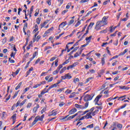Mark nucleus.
Instances as JSON below:
<instances>
[{"label": "nucleus", "mask_w": 130, "mask_h": 130, "mask_svg": "<svg viewBox=\"0 0 130 130\" xmlns=\"http://www.w3.org/2000/svg\"><path fill=\"white\" fill-rule=\"evenodd\" d=\"M66 105V103L62 102L59 104V106H60V107H62V106H63V105Z\"/></svg>", "instance_id": "obj_52"}, {"label": "nucleus", "mask_w": 130, "mask_h": 130, "mask_svg": "<svg viewBox=\"0 0 130 130\" xmlns=\"http://www.w3.org/2000/svg\"><path fill=\"white\" fill-rule=\"evenodd\" d=\"M126 105L127 104H124V105L122 106L120 108H119L118 109H115L114 111L115 113H117V112H118V111H119L120 109H123V108H124L126 106Z\"/></svg>", "instance_id": "obj_4"}, {"label": "nucleus", "mask_w": 130, "mask_h": 130, "mask_svg": "<svg viewBox=\"0 0 130 130\" xmlns=\"http://www.w3.org/2000/svg\"><path fill=\"white\" fill-rule=\"evenodd\" d=\"M29 87H26L24 90V92L22 94H25L26 93V92H27V91H28V90H29Z\"/></svg>", "instance_id": "obj_59"}, {"label": "nucleus", "mask_w": 130, "mask_h": 130, "mask_svg": "<svg viewBox=\"0 0 130 130\" xmlns=\"http://www.w3.org/2000/svg\"><path fill=\"white\" fill-rule=\"evenodd\" d=\"M116 33H117V31H116L114 34H111L110 35L111 37H113V36H116Z\"/></svg>", "instance_id": "obj_53"}, {"label": "nucleus", "mask_w": 130, "mask_h": 130, "mask_svg": "<svg viewBox=\"0 0 130 130\" xmlns=\"http://www.w3.org/2000/svg\"><path fill=\"white\" fill-rule=\"evenodd\" d=\"M36 122H37V121H38V120H39V116H37L34 120Z\"/></svg>", "instance_id": "obj_50"}, {"label": "nucleus", "mask_w": 130, "mask_h": 130, "mask_svg": "<svg viewBox=\"0 0 130 130\" xmlns=\"http://www.w3.org/2000/svg\"><path fill=\"white\" fill-rule=\"evenodd\" d=\"M117 127H118V128L121 129L122 128V125L121 124L119 123L117 125Z\"/></svg>", "instance_id": "obj_34"}, {"label": "nucleus", "mask_w": 130, "mask_h": 130, "mask_svg": "<svg viewBox=\"0 0 130 130\" xmlns=\"http://www.w3.org/2000/svg\"><path fill=\"white\" fill-rule=\"evenodd\" d=\"M77 64H78V62H74L72 65L69 66L67 68V70H70V69H73V68H75V67H76V66H77Z\"/></svg>", "instance_id": "obj_6"}, {"label": "nucleus", "mask_w": 130, "mask_h": 130, "mask_svg": "<svg viewBox=\"0 0 130 130\" xmlns=\"http://www.w3.org/2000/svg\"><path fill=\"white\" fill-rule=\"evenodd\" d=\"M66 25H67V21L62 22L59 25V28H63Z\"/></svg>", "instance_id": "obj_9"}, {"label": "nucleus", "mask_w": 130, "mask_h": 130, "mask_svg": "<svg viewBox=\"0 0 130 130\" xmlns=\"http://www.w3.org/2000/svg\"><path fill=\"white\" fill-rule=\"evenodd\" d=\"M15 54H16V52L14 53V52H12L11 55H10L11 57H13V58H15Z\"/></svg>", "instance_id": "obj_47"}, {"label": "nucleus", "mask_w": 130, "mask_h": 130, "mask_svg": "<svg viewBox=\"0 0 130 130\" xmlns=\"http://www.w3.org/2000/svg\"><path fill=\"white\" fill-rule=\"evenodd\" d=\"M51 47L48 46V47H45L44 51H46V50H48V49H51Z\"/></svg>", "instance_id": "obj_44"}, {"label": "nucleus", "mask_w": 130, "mask_h": 130, "mask_svg": "<svg viewBox=\"0 0 130 130\" xmlns=\"http://www.w3.org/2000/svg\"><path fill=\"white\" fill-rule=\"evenodd\" d=\"M43 118H44V114L42 115L41 117L39 116V120L40 121H43Z\"/></svg>", "instance_id": "obj_29"}, {"label": "nucleus", "mask_w": 130, "mask_h": 130, "mask_svg": "<svg viewBox=\"0 0 130 130\" xmlns=\"http://www.w3.org/2000/svg\"><path fill=\"white\" fill-rule=\"evenodd\" d=\"M79 48V47H77L76 48H75L73 50H72L69 54V55H72V54H73V53H74V52H75V51H76V50H78V49Z\"/></svg>", "instance_id": "obj_12"}, {"label": "nucleus", "mask_w": 130, "mask_h": 130, "mask_svg": "<svg viewBox=\"0 0 130 130\" xmlns=\"http://www.w3.org/2000/svg\"><path fill=\"white\" fill-rule=\"evenodd\" d=\"M3 43H6L7 42V38H5L2 41Z\"/></svg>", "instance_id": "obj_63"}, {"label": "nucleus", "mask_w": 130, "mask_h": 130, "mask_svg": "<svg viewBox=\"0 0 130 130\" xmlns=\"http://www.w3.org/2000/svg\"><path fill=\"white\" fill-rule=\"evenodd\" d=\"M107 19L108 17L104 16L102 19V22L104 25H107Z\"/></svg>", "instance_id": "obj_5"}, {"label": "nucleus", "mask_w": 130, "mask_h": 130, "mask_svg": "<svg viewBox=\"0 0 130 130\" xmlns=\"http://www.w3.org/2000/svg\"><path fill=\"white\" fill-rule=\"evenodd\" d=\"M70 62V59H68L66 60L63 63V66H64V64H67V63H69Z\"/></svg>", "instance_id": "obj_35"}, {"label": "nucleus", "mask_w": 130, "mask_h": 130, "mask_svg": "<svg viewBox=\"0 0 130 130\" xmlns=\"http://www.w3.org/2000/svg\"><path fill=\"white\" fill-rule=\"evenodd\" d=\"M67 70V67H63L60 71V74H62Z\"/></svg>", "instance_id": "obj_26"}, {"label": "nucleus", "mask_w": 130, "mask_h": 130, "mask_svg": "<svg viewBox=\"0 0 130 130\" xmlns=\"http://www.w3.org/2000/svg\"><path fill=\"white\" fill-rule=\"evenodd\" d=\"M18 95V92H16L13 96L12 97L13 99H15L16 97H17V95Z\"/></svg>", "instance_id": "obj_54"}, {"label": "nucleus", "mask_w": 130, "mask_h": 130, "mask_svg": "<svg viewBox=\"0 0 130 130\" xmlns=\"http://www.w3.org/2000/svg\"><path fill=\"white\" fill-rule=\"evenodd\" d=\"M90 80H93V77H89V78H87L86 79V81H85V83L86 84V83H88V82H89V81Z\"/></svg>", "instance_id": "obj_33"}, {"label": "nucleus", "mask_w": 130, "mask_h": 130, "mask_svg": "<svg viewBox=\"0 0 130 130\" xmlns=\"http://www.w3.org/2000/svg\"><path fill=\"white\" fill-rule=\"evenodd\" d=\"M79 55H80V54H79V52H77L74 54V57H78Z\"/></svg>", "instance_id": "obj_56"}, {"label": "nucleus", "mask_w": 130, "mask_h": 130, "mask_svg": "<svg viewBox=\"0 0 130 130\" xmlns=\"http://www.w3.org/2000/svg\"><path fill=\"white\" fill-rule=\"evenodd\" d=\"M87 128H93L94 127V124H91L90 125H88L86 126Z\"/></svg>", "instance_id": "obj_23"}, {"label": "nucleus", "mask_w": 130, "mask_h": 130, "mask_svg": "<svg viewBox=\"0 0 130 130\" xmlns=\"http://www.w3.org/2000/svg\"><path fill=\"white\" fill-rule=\"evenodd\" d=\"M45 93H47V92H46V88H44L42 91L41 92V94L42 95H44V94H45Z\"/></svg>", "instance_id": "obj_27"}, {"label": "nucleus", "mask_w": 130, "mask_h": 130, "mask_svg": "<svg viewBox=\"0 0 130 130\" xmlns=\"http://www.w3.org/2000/svg\"><path fill=\"white\" fill-rule=\"evenodd\" d=\"M68 11H69L68 10L63 11L61 13L62 15H64L66 13H68Z\"/></svg>", "instance_id": "obj_60"}, {"label": "nucleus", "mask_w": 130, "mask_h": 130, "mask_svg": "<svg viewBox=\"0 0 130 130\" xmlns=\"http://www.w3.org/2000/svg\"><path fill=\"white\" fill-rule=\"evenodd\" d=\"M36 55H37V51L35 52L33 54V55H32L33 58H35V57H36Z\"/></svg>", "instance_id": "obj_57"}, {"label": "nucleus", "mask_w": 130, "mask_h": 130, "mask_svg": "<svg viewBox=\"0 0 130 130\" xmlns=\"http://www.w3.org/2000/svg\"><path fill=\"white\" fill-rule=\"evenodd\" d=\"M9 61L11 62V63H14L15 60L14 59H11V58H9Z\"/></svg>", "instance_id": "obj_43"}, {"label": "nucleus", "mask_w": 130, "mask_h": 130, "mask_svg": "<svg viewBox=\"0 0 130 130\" xmlns=\"http://www.w3.org/2000/svg\"><path fill=\"white\" fill-rule=\"evenodd\" d=\"M40 86H41V84L39 83V84H36V85L34 86L33 88L34 89H36V88H38V87H39Z\"/></svg>", "instance_id": "obj_40"}, {"label": "nucleus", "mask_w": 130, "mask_h": 130, "mask_svg": "<svg viewBox=\"0 0 130 130\" xmlns=\"http://www.w3.org/2000/svg\"><path fill=\"white\" fill-rule=\"evenodd\" d=\"M56 87H57V85L56 84V83L51 85V87L52 88H56Z\"/></svg>", "instance_id": "obj_45"}, {"label": "nucleus", "mask_w": 130, "mask_h": 130, "mask_svg": "<svg viewBox=\"0 0 130 130\" xmlns=\"http://www.w3.org/2000/svg\"><path fill=\"white\" fill-rule=\"evenodd\" d=\"M26 101H27V100L26 99L23 101L19 105V106H23V105H24V104H25V103H26Z\"/></svg>", "instance_id": "obj_30"}, {"label": "nucleus", "mask_w": 130, "mask_h": 130, "mask_svg": "<svg viewBox=\"0 0 130 130\" xmlns=\"http://www.w3.org/2000/svg\"><path fill=\"white\" fill-rule=\"evenodd\" d=\"M87 25L86 24V25L84 26V27L83 28V29H82V30L81 31H79V32H77V35H78V34H80V33H81V32H84V31H85V30L86 29V28L87 27Z\"/></svg>", "instance_id": "obj_19"}, {"label": "nucleus", "mask_w": 130, "mask_h": 130, "mask_svg": "<svg viewBox=\"0 0 130 130\" xmlns=\"http://www.w3.org/2000/svg\"><path fill=\"white\" fill-rule=\"evenodd\" d=\"M41 21V18L39 17L37 19V24H38V25H39V24H40Z\"/></svg>", "instance_id": "obj_32"}, {"label": "nucleus", "mask_w": 130, "mask_h": 130, "mask_svg": "<svg viewBox=\"0 0 130 130\" xmlns=\"http://www.w3.org/2000/svg\"><path fill=\"white\" fill-rule=\"evenodd\" d=\"M71 6H72V3H68L66 6V9H70Z\"/></svg>", "instance_id": "obj_37"}, {"label": "nucleus", "mask_w": 130, "mask_h": 130, "mask_svg": "<svg viewBox=\"0 0 130 130\" xmlns=\"http://www.w3.org/2000/svg\"><path fill=\"white\" fill-rule=\"evenodd\" d=\"M82 112H83V111H79V112H78V113H76L75 114L72 116H69L70 115H68L65 116L64 118H62L61 119L62 120H63V121H67V120H71V119H73V118H75V117H76V116H77L78 114H79V113H82Z\"/></svg>", "instance_id": "obj_1"}, {"label": "nucleus", "mask_w": 130, "mask_h": 130, "mask_svg": "<svg viewBox=\"0 0 130 130\" xmlns=\"http://www.w3.org/2000/svg\"><path fill=\"white\" fill-rule=\"evenodd\" d=\"M33 10H34V6H32L30 8V14H32V13H33Z\"/></svg>", "instance_id": "obj_39"}, {"label": "nucleus", "mask_w": 130, "mask_h": 130, "mask_svg": "<svg viewBox=\"0 0 130 130\" xmlns=\"http://www.w3.org/2000/svg\"><path fill=\"white\" fill-rule=\"evenodd\" d=\"M21 86H22V82H20L18 85L15 88V90H18V89H19Z\"/></svg>", "instance_id": "obj_24"}, {"label": "nucleus", "mask_w": 130, "mask_h": 130, "mask_svg": "<svg viewBox=\"0 0 130 130\" xmlns=\"http://www.w3.org/2000/svg\"><path fill=\"white\" fill-rule=\"evenodd\" d=\"M91 39H92V36H90L89 37H86L85 39V40H86V41H88V42H90Z\"/></svg>", "instance_id": "obj_21"}, {"label": "nucleus", "mask_w": 130, "mask_h": 130, "mask_svg": "<svg viewBox=\"0 0 130 130\" xmlns=\"http://www.w3.org/2000/svg\"><path fill=\"white\" fill-rule=\"evenodd\" d=\"M105 63V58L104 57L102 58V64L103 65Z\"/></svg>", "instance_id": "obj_49"}, {"label": "nucleus", "mask_w": 130, "mask_h": 130, "mask_svg": "<svg viewBox=\"0 0 130 130\" xmlns=\"http://www.w3.org/2000/svg\"><path fill=\"white\" fill-rule=\"evenodd\" d=\"M88 106H89V102H86V103L84 104V109H86Z\"/></svg>", "instance_id": "obj_28"}, {"label": "nucleus", "mask_w": 130, "mask_h": 130, "mask_svg": "<svg viewBox=\"0 0 130 130\" xmlns=\"http://www.w3.org/2000/svg\"><path fill=\"white\" fill-rule=\"evenodd\" d=\"M113 128L111 130H117V127H116V123L114 122L113 125L111 126Z\"/></svg>", "instance_id": "obj_10"}, {"label": "nucleus", "mask_w": 130, "mask_h": 130, "mask_svg": "<svg viewBox=\"0 0 130 130\" xmlns=\"http://www.w3.org/2000/svg\"><path fill=\"white\" fill-rule=\"evenodd\" d=\"M75 112H77V109L74 108V109H71L69 111V114H74V113H75Z\"/></svg>", "instance_id": "obj_8"}, {"label": "nucleus", "mask_w": 130, "mask_h": 130, "mask_svg": "<svg viewBox=\"0 0 130 130\" xmlns=\"http://www.w3.org/2000/svg\"><path fill=\"white\" fill-rule=\"evenodd\" d=\"M77 82H80V79H79V78H77L76 79L74 80V82L75 84H77Z\"/></svg>", "instance_id": "obj_42"}, {"label": "nucleus", "mask_w": 130, "mask_h": 130, "mask_svg": "<svg viewBox=\"0 0 130 130\" xmlns=\"http://www.w3.org/2000/svg\"><path fill=\"white\" fill-rule=\"evenodd\" d=\"M102 97V95H98L94 100V102H95V105L97 104L98 105H100V104H98V102L100 99Z\"/></svg>", "instance_id": "obj_3"}, {"label": "nucleus", "mask_w": 130, "mask_h": 130, "mask_svg": "<svg viewBox=\"0 0 130 130\" xmlns=\"http://www.w3.org/2000/svg\"><path fill=\"white\" fill-rule=\"evenodd\" d=\"M75 95H76V92H73L70 95L69 98H74V97H75Z\"/></svg>", "instance_id": "obj_31"}, {"label": "nucleus", "mask_w": 130, "mask_h": 130, "mask_svg": "<svg viewBox=\"0 0 130 130\" xmlns=\"http://www.w3.org/2000/svg\"><path fill=\"white\" fill-rule=\"evenodd\" d=\"M72 90L67 89L66 91V93H67L68 94H71L72 93Z\"/></svg>", "instance_id": "obj_46"}, {"label": "nucleus", "mask_w": 130, "mask_h": 130, "mask_svg": "<svg viewBox=\"0 0 130 130\" xmlns=\"http://www.w3.org/2000/svg\"><path fill=\"white\" fill-rule=\"evenodd\" d=\"M11 118H12L13 120H16V119H17V114H14L11 117Z\"/></svg>", "instance_id": "obj_17"}, {"label": "nucleus", "mask_w": 130, "mask_h": 130, "mask_svg": "<svg viewBox=\"0 0 130 130\" xmlns=\"http://www.w3.org/2000/svg\"><path fill=\"white\" fill-rule=\"evenodd\" d=\"M52 30H53V27H51L50 28L46 31L45 34H49V33H50V31H52Z\"/></svg>", "instance_id": "obj_14"}, {"label": "nucleus", "mask_w": 130, "mask_h": 130, "mask_svg": "<svg viewBox=\"0 0 130 130\" xmlns=\"http://www.w3.org/2000/svg\"><path fill=\"white\" fill-rule=\"evenodd\" d=\"M98 111H99V110H95L93 112H92V113H91L92 116H94V115H95V113H96L97 112H98Z\"/></svg>", "instance_id": "obj_36"}, {"label": "nucleus", "mask_w": 130, "mask_h": 130, "mask_svg": "<svg viewBox=\"0 0 130 130\" xmlns=\"http://www.w3.org/2000/svg\"><path fill=\"white\" fill-rule=\"evenodd\" d=\"M127 51H128V49H125L123 52H121L119 54V56H120V55H124V54H125V53H126Z\"/></svg>", "instance_id": "obj_11"}, {"label": "nucleus", "mask_w": 130, "mask_h": 130, "mask_svg": "<svg viewBox=\"0 0 130 130\" xmlns=\"http://www.w3.org/2000/svg\"><path fill=\"white\" fill-rule=\"evenodd\" d=\"M74 22L75 20L74 19L71 20L70 22L68 23V26L72 25V24H74Z\"/></svg>", "instance_id": "obj_22"}, {"label": "nucleus", "mask_w": 130, "mask_h": 130, "mask_svg": "<svg viewBox=\"0 0 130 130\" xmlns=\"http://www.w3.org/2000/svg\"><path fill=\"white\" fill-rule=\"evenodd\" d=\"M94 130H100V127L99 126H96L94 127Z\"/></svg>", "instance_id": "obj_64"}, {"label": "nucleus", "mask_w": 130, "mask_h": 130, "mask_svg": "<svg viewBox=\"0 0 130 130\" xmlns=\"http://www.w3.org/2000/svg\"><path fill=\"white\" fill-rule=\"evenodd\" d=\"M75 33H76V30H74L72 33L69 35L70 37H72V36H73L74 34H75Z\"/></svg>", "instance_id": "obj_41"}, {"label": "nucleus", "mask_w": 130, "mask_h": 130, "mask_svg": "<svg viewBox=\"0 0 130 130\" xmlns=\"http://www.w3.org/2000/svg\"><path fill=\"white\" fill-rule=\"evenodd\" d=\"M95 24V23L94 22H90L89 25L88 26L87 28H90V29L92 28V27H93V25Z\"/></svg>", "instance_id": "obj_20"}, {"label": "nucleus", "mask_w": 130, "mask_h": 130, "mask_svg": "<svg viewBox=\"0 0 130 130\" xmlns=\"http://www.w3.org/2000/svg\"><path fill=\"white\" fill-rule=\"evenodd\" d=\"M40 38H41V36H38L37 37V39H34L33 40V42H35V41H37V42H38V41H39V39H40Z\"/></svg>", "instance_id": "obj_16"}, {"label": "nucleus", "mask_w": 130, "mask_h": 130, "mask_svg": "<svg viewBox=\"0 0 130 130\" xmlns=\"http://www.w3.org/2000/svg\"><path fill=\"white\" fill-rule=\"evenodd\" d=\"M91 114H92L91 112H89L86 114V116H87V117L86 118L87 119H89V118H92V116H91Z\"/></svg>", "instance_id": "obj_15"}, {"label": "nucleus", "mask_w": 130, "mask_h": 130, "mask_svg": "<svg viewBox=\"0 0 130 130\" xmlns=\"http://www.w3.org/2000/svg\"><path fill=\"white\" fill-rule=\"evenodd\" d=\"M119 88H120V89H127V90H128V89H129V87H126L125 86H119Z\"/></svg>", "instance_id": "obj_25"}, {"label": "nucleus", "mask_w": 130, "mask_h": 130, "mask_svg": "<svg viewBox=\"0 0 130 130\" xmlns=\"http://www.w3.org/2000/svg\"><path fill=\"white\" fill-rule=\"evenodd\" d=\"M20 72V70L17 69L15 72H14L15 76H17V75H18L19 74V72Z\"/></svg>", "instance_id": "obj_48"}, {"label": "nucleus", "mask_w": 130, "mask_h": 130, "mask_svg": "<svg viewBox=\"0 0 130 130\" xmlns=\"http://www.w3.org/2000/svg\"><path fill=\"white\" fill-rule=\"evenodd\" d=\"M89 0H81L80 1V3H81L82 4L84 3H87L88 2H89Z\"/></svg>", "instance_id": "obj_58"}, {"label": "nucleus", "mask_w": 130, "mask_h": 130, "mask_svg": "<svg viewBox=\"0 0 130 130\" xmlns=\"http://www.w3.org/2000/svg\"><path fill=\"white\" fill-rule=\"evenodd\" d=\"M27 27H28V23H25L24 24L23 28H24V29H27Z\"/></svg>", "instance_id": "obj_55"}, {"label": "nucleus", "mask_w": 130, "mask_h": 130, "mask_svg": "<svg viewBox=\"0 0 130 130\" xmlns=\"http://www.w3.org/2000/svg\"><path fill=\"white\" fill-rule=\"evenodd\" d=\"M45 111H46V108H44L42 111H41V114H43V113H44V112H45Z\"/></svg>", "instance_id": "obj_38"}, {"label": "nucleus", "mask_w": 130, "mask_h": 130, "mask_svg": "<svg viewBox=\"0 0 130 130\" xmlns=\"http://www.w3.org/2000/svg\"><path fill=\"white\" fill-rule=\"evenodd\" d=\"M64 90V88H62L58 89L57 91V92H62V90Z\"/></svg>", "instance_id": "obj_62"}, {"label": "nucleus", "mask_w": 130, "mask_h": 130, "mask_svg": "<svg viewBox=\"0 0 130 130\" xmlns=\"http://www.w3.org/2000/svg\"><path fill=\"white\" fill-rule=\"evenodd\" d=\"M93 97H94V95L91 96L90 94H86L84 96V100L85 102H88V101L92 100Z\"/></svg>", "instance_id": "obj_2"}, {"label": "nucleus", "mask_w": 130, "mask_h": 130, "mask_svg": "<svg viewBox=\"0 0 130 130\" xmlns=\"http://www.w3.org/2000/svg\"><path fill=\"white\" fill-rule=\"evenodd\" d=\"M65 76L66 77V79H68V80L72 79V76L70 75V74L69 73L66 74Z\"/></svg>", "instance_id": "obj_18"}, {"label": "nucleus", "mask_w": 130, "mask_h": 130, "mask_svg": "<svg viewBox=\"0 0 130 130\" xmlns=\"http://www.w3.org/2000/svg\"><path fill=\"white\" fill-rule=\"evenodd\" d=\"M81 24V22L78 21L77 23L75 24V27H78L79 25Z\"/></svg>", "instance_id": "obj_61"}, {"label": "nucleus", "mask_w": 130, "mask_h": 130, "mask_svg": "<svg viewBox=\"0 0 130 130\" xmlns=\"http://www.w3.org/2000/svg\"><path fill=\"white\" fill-rule=\"evenodd\" d=\"M39 107V105L37 104V106L35 107L33 109V112H34L35 113H36V111H37V109H38Z\"/></svg>", "instance_id": "obj_13"}, {"label": "nucleus", "mask_w": 130, "mask_h": 130, "mask_svg": "<svg viewBox=\"0 0 130 130\" xmlns=\"http://www.w3.org/2000/svg\"><path fill=\"white\" fill-rule=\"evenodd\" d=\"M58 59H56L55 61V67H57V66H58Z\"/></svg>", "instance_id": "obj_51"}, {"label": "nucleus", "mask_w": 130, "mask_h": 130, "mask_svg": "<svg viewBox=\"0 0 130 130\" xmlns=\"http://www.w3.org/2000/svg\"><path fill=\"white\" fill-rule=\"evenodd\" d=\"M75 106L76 108H79L80 109H84V106L83 105H80L78 104H76L75 105Z\"/></svg>", "instance_id": "obj_7"}]
</instances>
